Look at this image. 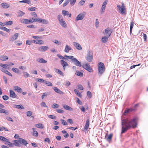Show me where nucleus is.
I'll use <instances>...</instances> for the list:
<instances>
[{"mask_svg":"<svg viewBox=\"0 0 148 148\" xmlns=\"http://www.w3.org/2000/svg\"><path fill=\"white\" fill-rule=\"evenodd\" d=\"M138 119L137 118H134L132 119H128L122 120V130L121 133L125 132L128 130L132 128H135L137 126Z\"/></svg>","mask_w":148,"mask_h":148,"instance_id":"1","label":"nucleus"},{"mask_svg":"<svg viewBox=\"0 0 148 148\" xmlns=\"http://www.w3.org/2000/svg\"><path fill=\"white\" fill-rule=\"evenodd\" d=\"M64 57H66L67 60L70 59L71 61L74 63V64L77 66H81V63L78 61L75 58H74L73 56H69L65 55Z\"/></svg>","mask_w":148,"mask_h":148,"instance_id":"2","label":"nucleus"},{"mask_svg":"<svg viewBox=\"0 0 148 148\" xmlns=\"http://www.w3.org/2000/svg\"><path fill=\"white\" fill-rule=\"evenodd\" d=\"M98 74L101 75L105 71V67L104 64L102 62H100L98 64Z\"/></svg>","mask_w":148,"mask_h":148,"instance_id":"3","label":"nucleus"},{"mask_svg":"<svg viewBox=\"0 0 148 148\" xmlns=\"http://www.w3.org/2000/svg\"><path fill=\"white\" fill-rule=\"evenodd\" d=\"M117 7L118 8L121 14H126V9L123 3H122L121 6L120 5H118Z\"/></svg>","mask_w":148,"mask_h":148,"instance_id":"4","label":"nucleus"},{"mask_svg":"<svg viewBox=\"0 0 148 148\" xmlns=\"http://www.w3.org/2000/svg\"><path fill=\"white\" fill-rule=\"evenodd\" d=\"M58 18L60 25L62 27L64 28H66L67 27V24L65 21H64L62 16L61 15H59L58 16Z\"/></svg>","mask_w":148,"mask_h":148,"instance_id":"5","label":"nucleus"},{"mask_svg":"<svg viewBox=\"0 0 148 148\" xmlns=\"http://www.w3.org/2000/svg\"><path fill=\"white\" fill-rule=\"evenodd\" d=\"M82 66L84 68L89 72H92L93 71V69L88 64H83Z\"/></svg>","mask_w":148,"mask_h":148,"instance_id":"6","label":"nucleus"},{"mask_svg":"<svg viewBox=\"0 0 148 148\" xmlns=\"http://www.w3.org/2000/svg\"><path fill=\"white\" fill-rule=\"evenodd\" d=\"M86 14L85 12H83L79 14L76 18V20L78 21L79 20H81L83 19Z\"/></svg>","mask_w":148,"mask_h":148,"instance_id":"7","label":"nucleus"},{"mask_svg":"<svg viewBox=\"0 0 148 148\" xmlns=\"http://www.w3.org/2000/svg\"><path fill=\"white\" fill-rule=\"evenodd\" d=\"M86 58L88 62H91L93 59V55L92 53H90L89 52L87 54Z\"/></svg>","mask_w":148,"mask_h":148,"instance_id":"8","label":"nucleus"},{"mask_svg":"<svg viewBox=\"0 0 148 148\" xmlns=\"http://www.w3.org/2000/svg\"><path fill=\"white\" fill-rule=\"evenodd\" d=\"M139 106V104H136L134 106V108H130L129 109H128L126 110H125L124 111V113L125 114L126 113H127L129 112H132L133 111H135L136 110V108L138 107Z\"/></svg>","mask_w":148,"mask_h":148,"instance_id":"9","label":"nucleus"},{"mask_svg":"<svg viewBox=\"0 0 148 148\" xmlns=\"http://www.w3.org/2000/svg\"><path fill=\"white\" fill-rule=\"evenodd\" d=\"M105 33L106 34V36L108 37H109L112 32V30L111 29L109 28H107L105 30Z\"/></svg>","mask_w":148,"mask_h":148,"instance_id":"10","label":"nucleus"},{"mask_svg":"<svg viewBox=\"0 0 148 148\" xmlns=\"http://www.w3.org/2000/svg\"><path fill=\"white\" fill-rule=\"evenodd\" d=\"M19 35V34L18 33H16L14 34V36H12L10 39V41L11 42H13L15 40H16L18 38Z\"/></svg>","mask_w":148,"mask_h":148,"instance_id":"11","label":"nucleus"},{"mask_svg":"<svg viewBox=\"0 0 148 148\" xmlns=\"http://www.w3.org/2000/svg\"><path fill=\"white\" fill-rule=\"evenodd\" d=\"M18 141L20 143L25 146H26L28 144L27 142L25 140L21 138H18Z\"/></svg>","mask_w":148,"mask_h":148,"instance_id":"12","label":"nucleus"},{"mask_svg":"<svg viewBox=\"0 0 148 148\" xmlns=\"http://www.w3.org/2000/svg\"><path fill=\"white\" fill-rule=\"evenodd\" d=\"M108 1L106 0L103 2L101 8V13H102L104 12L106 5Z\"/></svg>","mask_w":148,"mask_h":148,"instance_id":"13","label":"nucleus"},{"mask_svg":"<svg viewBox=\"0 0 148 148\" xmlns=\"http://www.w3.org/2000/svg\"><path fill=\"white\" fill-rule=\"evenodd\" d=\"M113 136V134H110L109 135L106 134L105 136V138L106 140L108 142H110Z\"/></svg>","mask_w":148,"mask_h":148,"instance_id":"14","label":"nucleus"},{"mask_svg":"<svg viewBox=\"0 0 148 148\" xmlns=\"http://www.w3.org/2000/svg\"><path fill=\"white\" fill-rule=\"evenodd\" d=\"M48 49V47L47 46H41L38 48V50L40 51H46Z\"/></svg>","mask_w":148,"mask_h":148,"instance_id":"15","label":"nucleus"},{"mask_svg":"<svg viewBox=\"0 0 148 148\" xmlns=\"http://www.w3.org/2000/svg\"><path fill=\"white\" fill-rule=\"evenodd\" d=\"M73 43L74 45L78 50H80L82 49L81 46L79 43L75 42H74Z\"/></svg>","mask_w":148,"mask_h":148,"instance_id":"16","label":"nucleus"},{"mask_svg":"<svg viewBox=\"0 0 148 148\" xmlns=\"http://www.w3.org/2000/svg\"><path fill=\"white\" fill-rule=\"evenodd\" d=\"M31 21L30 20V18L29 19H27L24 18L21 20V23H23L25 24H29L31 23Z\"/></svg>","mask_w":148,"mask_h":148,"instance_id":"17","label":"nucleus"},{"mask_svg":"<svg viewBox=\"0 0 148 148\" xmlns=\"http://www.w3.org/2000/svg\"><path fill=\"white\" fill-rule=\"evenodd\" d=\"M60 63L61 65L63 66L64 70H65V67L66 66H68V64L66 62L63 60H60Z\"/></svg>","mask_w":148,"mask_h":148,"instance_id":"18","label":"nucleus"},{"mask_svg":"<svg viewBox=\"0 0 148 148\" xmlns=\"http://www.w3.org/2000/svg\"><path fill=\"white\" fill-rule=\"evenodd\" d=\"M53 88L55 92L57 93L60 94H62L64 93L61 90H60L58 88L56 87H53Z\"/></svg>","mask_w":148,"mask_h":148,"instance_id":"19","label":"nucleus"},{"mask_svg":"<svg viewBox=\"0 0 148 148\" xmlns=\"http://www.w3.org/2000/svg\"><path fill=\"white\" fill-rule=\"evenodd\" d=\"M10 96L12 98H15L17 96L16 95L15 92L11 90H10Z\"/></svg>","mask_w":148,"mask_h":148,"instance_id":"20","label":"nucleus"},{"mask_svg":"<svg viewBox=\"0 0 148 148\" xmlns=\"http://www.w3.org/2000/svg\"><path fill=\"white\" fill-rule=\"evenodd\" d=\"M90 123V120L88 119L86 121V124L84 127V130H87L88 128Z\"/></svg>","mask_w":148,"mask_h":148,"instance_id":"21","label":"nucleus"},{"mask_svg":"<svg viewBox=\"0 0 148 148\" xmlns=\"http://www.w3.org/2000/svg\"><path fill=\"white\" fill-rule=\"evenodd\" d=\"M62 12L64 16H65L67 15L70 17H71V14H69L68 11L66 10H62Z\"/></svg>","mask_w":148,"mask_h":148,"instance_id":"22","label":"nucleus"},{"mask_svg":"<svg viewBox=\"0 0 148 148\" xmlns=\"http://www.w3.org/2000/svg\"><path fill=\"white\" fill-rule=\"evenodd\" d=\"M38 22L42 23L47 24L48 23V21L45 19L41 18H39Z\"/></svg>","mask_w":148,"mask_h":148,"instance_id":"23","label":"nucleus"},{"mask_svg":"<svg viewBox=\"0 0 148 148\" xmlns=\"http://www.w3.org/2000/svg\"><path fill=\"white\" fill-rule=\"evenodd\" d=\"M0 113H4L7 115L9 114V112L8 110L2 108H0Z\"/></svg>","mask_w":148,"mask_h":148,"instance_id":"24","label":"nucleus"},{"mask_svg":"<svg viewBox=\"0 0 148 148\" xmlns=\"http://www.w3.org/2000/svg\"><path fill=\"white\" fill-rule=\"evenodd\" d=\"M39 18L36 17H32L30 18V20L31 21V23H33V22H38Z\"/></svg>","mask_w":148,"mask_h":148,"instance_id":"25","label":"nucleus"},{"mask_svg":"<svg viewBox=\"0 0 148 148\" xmlns=\"http://www.w3.org/2000/svg\"><path fill=\"white\" fill-rule=\"evenodd\" d=\"M72 49L68 45H66L64 50V51L66 53H68L70 50Z\"/></svg>","mask_w":148,"mask_h":148,"instance_id":"26","label":"nucleus"},{"mask_svg":"<svg viewBox=\"0 0 148 148\" xmlns=\"http://www.w3.org/2000/svg\"><path fill=\"white\" fill-rule=\"evenodd\" d=\"M14 88L15 90L17 91L18 92H21L22 91V89L18 86H14Z\"/></svg>","mask_w":148,"mask_h":148,"instance_id":"27","label":"nucleus"},{"mask_svg":"<svg viewBox=\"0 0 148 148\" xmlns=\"http://www.w3.org/2000/svg\"><path fill=\"white\" fill-rule=\"evenodd\" d=\"M3 7L4 8H7L9 7L10 5L7 3H3L1 4Z\"/></svg>","mask_w":148,"mask_h":148,"instance_id":"28","label":"nucleus"},{"mask_svg":"<svg viewBox=\"0 0 148 148\" xmlns=\"http://www.w3.org/2000/svg\"><path fill=\"white\" fill-rule=\"evenodd\" d=\"M35 126L37 128L40 129H42L44 127V126L42 124L38 123L36 124Z\"/></svg>","mask_w":148,"mask_h":148,"instance_id":"29","label":"nucleus"},{"mask_svg":"<svg viewBox=\"0 0 148 148\" xmlns=\"http://www.w3.org/2000/svg\"><path fill=\"white\" fill-rule=\"evenodd\" d=\"M38 61L40 63H45L47 62V61L44 60L42 58H40L38 59Z\"/></svg>","mask_w":148,"mask_h":148,"instance_id":"30","label":"nucleus"},{"mask_svg":"<svg viewBox=\"0 0 148 148\" xmlns=\"http://www.w3.org/2000/svg\"><path fill=\"white\" fill-rule=\"evenodd\" d=\"M74 91L75 93L77 95V96L79 97L80 98H82V95L81 93L79 92V91L76 89H75L74 90Z\"/></svg>","mask_w":148,"mask_h":148,"instance_id":"31","label":"nucleus"},{"mask_svg":"<svg viewBox=\"0 0 148 148\" xmlns=\"http://www.w3.org/2000/svg\"><path fill=\"white\" fill-rule=\"evenodd\" d=\"M63 107L66 110H72L73 109L71 107L66 105H64L63 106Z\"/></svg>","mask_w":148,"mask_h":148,"instance_id":"32","label":"nucleus"},{"mask_svg":"<svg viewBox=\"0 0 148 148\" xmlns=\"http://www.w3.org/2000/svg\"><path fill=\"white\" fill-rule=\"evenodd\" d=\"M5 144L6 145H8L9 147H13L14 145L10 143V142L9 141V140L8 139L7 141H6L5 142Z\"/></svg>","mask_w":148,"mask_h":148,"instance_id":"33","label":"nucleus"},{"mask_svg":"<svg viewBox=\"0 0 148 148\" xmlns=\"http://www.w3.org/2000/svg\"><path fill=\"white\" fill-rule=\"evenodd\" d=\"M109 37L106 36H104L102 38L101 40L102 42L104 43H106L108 40V39Z\"/></svg>","mask_w":148,"mask_h":148,"instance_id":"34","label":"nucleus"},{"mask_svg":"<svg viewBox=\"0 0 148 148\" xmlns=\"http://www.w3.org/2000/svg\"><path fill=\"white\" fill-rule=\"evenodd\" d=\"M8 58L6 56H2L0 57V59L2 61H6L8 60Z\"/></svg>","mask_w":148,"mask_h":148,"instance_id":"35","label":"nucleus"},{"mask_svg":"<svg viewBox=\"0 0 148 148\" xmlns=\"http://www.w3.org/2000/svg\"><path fill=\"white\" fill-rule=\"evenodd\" d=\"M32 130H33V136L36 137L38 136V133L37 131L35 130V128H32Z\"/></svg>","mask_w":148,"mask_h":148,"instance_id":"36","label":"nucleus"},{"mask_svg":"<svg viewBox=\"0 0 148 148\" xmlns=\"http://www.w3.org/2000/svg\"><path fill=\"white\" fill-rule=\"evenodd\" d=\"M141 36H143L144 41H147V36L143 32H142L141 33Z\"/></svg>","mask_w":148,"mask_h":148,"instance_id":"37","label":"nucleus"},{"mask_svg":"<svg viewBox=\"0 0 148 148\" xmlns=\"http://www.w3.org/2000/svg\"><path fill=\"white\" fill-rule=\"evenodd\" d=\"M44 83L47 86H52L53 85L52 84L49 82L45 80Z\"/></svg>","mask_w":148,"mask_h":148,"instance_id":"38","label":"nucleus"},{"mask_svg":"<svg viewBox=\"0 0 148 148\" xmlns=\"http://www.w3.org/2000/svg\"><path fill=\"white\" fill-rule=\"evenodd\" d=\"M75 74L78 76H79L80 77H82L83 76V73L81 72L78 71H77L75 73Z\"/></svg>","mask_w":148,"mask_h":148,"instance_id":"39","label":"nucleus"},{"mask_svg":"<svg viewBox=\"0 0 148 148\" xmlns=\"http://www.w3.org/2000/svg\"><path fill=\"white\" fill-rule=\"evenodd\" d=\"M0 140L2 141L5 142L6 141H7L8 139L5 138L3 136H0Z\"/></svg>","mask_w":148,"mask_h":148,"instance_id":"40","label":"nucleus"},{"mask_svg":"<svg viewBox=\"0 0 148 148\" xmlns=\"http://www.w3.org/2000/svg\"><path fill=\"white\" fill-rule=\"evenodd\" d=\"M18 16H22L25 14V13L22 11L19 10L18 12Z\"/></svg>","mask_w":148,"mask_h":148,"instance_id":"41","label":"nucleus"},{"mask_svg":"<svg viewBox=\"0 0 148 148\" xmlns=\"http://www.w3.org/2000/svg\"><path fill=\"white\" fill-rule=\"evenodd\" d=\"M13 23V22L12 21H6L5 23V24H4L5 25H12Z\"/></svg>","mask_w":148,"mask_h":148,"instance_id":"42","label":"nucleus"},{"mask_svg":"<svg viewBox=\"0 0 148 148\" xmlns=\"http://www.w3.org/2000/svg\"><path fill=\"white\" fill-rule=\"evenodd\" d=\"M12 71L16 73H18L19 72V70L18 69L16 68H13L12 69Z\"/></svg>","mask_w":148,"mask_h":148,"instance_id":"43","label":"nucleus"},{"mask_svg":"<svg viewBox=\"0 0 148 148\" xmlns=\"http://www.w3.org/2000/svg\"><path fill=\"white\" fill-rule=\"evenodd\" d=\"M15 106L16 108H18L20 109H23L24 108V107L22 106L21 105H16Z\"/></svg>","mask_w":148,"mask_h":148,"instance_id":"44","label":"nucleus"},{"mask_svg":"<svg viewBox=\"0 0 148 148\" xmlns=\"http://www.w3.org/2000/svg\"><path fill=\"white\" fill-rule=\"evenodd\" d=\"M60 120L62 122V124L63 125H67L68 124L65 120L62 119H61Z\"/></svg>","mask_w":148,"mask_h":148,"instance_id":"45","label":"nucleus"},{"mask_svg":"<svg viewBox=\"0 0 148 148\" xmlns=\"http://www.w3.org/2000/svg\"><path fill=\"white\" fill-rule=\"evenodd\" d=\"M8 66V64H4L2 63H0V66L4 68H6Z\"/></svg>","mask_w":148,"mask_h":148,"instance_id":"46","label":"nucleus"},{"mask_svg":"<svg viewBox=\"0 0 148 148\" xmlns=\"http://www.w3.org/2000/svg\"><path fill=\"white\" fill-rule=\"evenodd\" d=\"M76 0H69L70 4L72 5H74L76 2Z\"/></svg>","mask_w":148,"mask_h":148,"instance_id":"47","label":"nucleus"},{"mask_svg":"<svg viewBox=\"0 0 148 148\" xmlns=\"http://www.w3.org/2000/svg\"><path fill=\"white\" fill-rule=\"evenodd\" d=\"M134 23L133 22H131L130 25V32L131 34L132 32V28L134 26Z\"/></svg>","mask_w":148,"mask_h":148,"instance_id":"48","label":"nucleus"},{"mask_svg":"<svg viewBox=\"0 0 148 148\" xmlns=\"http://www.w3.org/2000/svg\"><path fill=\"white\" fill-rule=\"evenodd\" d=\"M56 71L59 74L62 75H63V73L60 70L58 69H56Z\"/></svg>","mask_w":148,"mask_h":148,"instance_id":"49","label":"nucleus"},{"mask_svg":"<svg viewBox=\"0 0 148 148\" xmlns=\"http://www.w3.org/2000/svg\"><path fill=\"white\" fill-rule=\"evenodd\" d=\"M59 105L56 103L53 104L52 106V107L53 108H57L59 107Z\"/></svg>","mask_w":148,"mask_h":148,"instance_id":"50","label":"nucleus"},{"mask_svg":"<svg viewBox=\"0 0 148 148\" xmlns=\"http://www.w3.org/2000/svg\"><path fill=\"white\" fill-rule=\"evenodd\" d=\"M36 44H38L39 45L42 44L44 43V41L41 40H38V42H36Z\"/></svg>","mask_w":148,"mask_h":148,"instance_id":"51","label":"nucleus"},{"mask_svg":"<svg viewBox=\"0 0 148 148\" xmlns=\"http://www.w3.org/2000/svg\"><path fill=\"white\" fill-rule=\"evenodd\" d=\"M23 75L25 78H27L30 76V75L27 73L25 72H23Z\"/></svg>","mask_w":148,"mask_h":148,"instance_id":"52","label":"nucleus"},{"mask_svg":"<svg viewBox=\"0 0 148 148\" xmlns=\"http://www.w3.org/2000/svg\"><path fill=\"white\" fill-rule=\"evenodd\" d=\"M18 140H14V145L20 147V145L18 142Z\"/></svg>","mask_w":148,"mask_h":148,"instance_id":"53","label":"nucleus"},{"mask_svg":"<svg viewBox=\"0 0 148 148\" xmlns=\"http://www.w3.org/2000/svg\"><path fill=\"white\" fill-rule=\"evenodd\" d=\"M1 29L2 30H3L7 32H9V31H10V30L9 29H7V28H6V27H2L1 28Z\"/></svg>","mask_w":148,"mask_h":148,"instance_id":"54","label":"nucleus"},{"mask_svg":"<svg viewBox=\"0 0 148 148\" xmlns=\"http://www.w3.org/2000/svg\"><path fill=\"white\" fill-rule=\"evenodd\" d=\"M36 9L35 7L29 8H28V10L30 11H34Z\"/></svg>","mask_w":148,"mask_h":148,"instance_id":"55","label":"nucleus"},{"mask_svg":"<svg viewBox=\"0 0 148 148\" xmlns=\"http://www.w3.org/2000/svg\"><path fill=\"white\" fill-rule=\"evenodd\" d=\"M37 81L40 83H44L45 80L42 79L38 78Z\"/></svg>","mask_w":148,"mask_h":148,"instance_id":"56","label":"nucleus"},{"mask_svg":"<svg viewBox=\"0 0 148 148\" xmlns=\"http://www.w3.org/2000/svg\"><path fill=\"white\" fill-rule=\"evenodd\" d=\"M27 116H28L30 117L32 115V112L30 111H27Z\"/></svg>","mask_w":148,"mask_h":148,"instance_id":"57","label":"nucleus"},{"mask_svg":"<svg viewBox=\"0 0 148 148\" xmlns=\"http://www.w3.org/2000/svg\"><path fill=\"white\" fill-rule=\"evenodd\" d=\"M3 99L5 101L7 100L9 98V97L6 95H4L2 97Z\"/></svg>","mask_w":148,"mask_h":148,"instance_id":"58","label":"nucleus"},{"mask_svg":"<svg viewBox=\"0 0 148 148\" xmlns=\"http://www.w3.org/2000/svg\"><path fill=\"white\" fill-rule=\"evenodd\" d=\"M31 14L32 16L34 17H36L37 16V15L36 13L35 12H32Z\"/></svg>","mask_w":148,"mask_h":148,"instance_id":"59","label":"nucleus"},{"mask_svg":"<svg viewBox=\"0 0 148 148\" xmlns=\"http://www.w3.org/2000/svg\"><path fill=\"white\" fill-rule=\"evenodd\" d=\"M69 0H66L63 4V6L65 7L69 3Z\"/></svg>","mask_w":148,"mask_h":148,"instance_id":"60","label":"nucleus"},{"mask_svg":"<svg viewBox=\"0 0 148 148\" xmlns=\"http://www.w3.org/2000/svg\"><path fill=\"white\" fill-rule=\"evenodd\" d=\"M6 119L8 121L13 122V120L10 117L7 116L6 117Z\"/></svg>","mask_w":148,"mask_h":148,"instance_id":"61","label":"nucleus"},{"mask_svg":"<svg viewBox=\"0 0 148 148\" xmlns=\"http://www.w3.org/2000/svg\"><path fill=\"white\" fill-rule=\"evenodd\" d=\"M67 121L70 124H73V120L70 119H68L67 120Z\"/></svg>","mask_w":148,"mask_h":148,"instance_id":"62","label":"nucleus"},{"mask_svg":"<svg viewBox=\"0 0 148 148\" xmlns=\"http://www.w3.org/2000/svg\"><path fill=\"white\" fill-rule=\"evenodd\" d=\"M76 100L77 101V102L79 104V105H81L82 104V102L79 100V99L78 98H77L76 99Z\"/></svg>","mask_w":148,"mask_h":148,"instance_id":"63","label":"nucleus"},{"mask_svg":"<svg viewBox=\"0 0 148 148\" xmlns=\"http://www.w3.org/2000/svg\"><path fill=\"white\" fill-rule=\"evenodd\" d=\"M86 0H82L79 2V4L81 5H83L84 3Z\"/></svg>","mask_w":148,"mask_h":148,"instance_id":"64","label":"nucleus"}]
</instances>
